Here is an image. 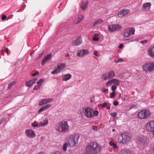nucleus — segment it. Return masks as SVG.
Masks as SVG:
<instances>
[{
	"instance_id": "f257e3e1",
	"label": "nucleus",
	"mask_w": 154,
	"mask_h": 154,
	"mask_svg": "<svg viewBox=\"0 0 154 154\" xmlns=\"http://www.w3.org/2000/svg\"><path fill=\"white\" fill-rule=\"evenodd\" d=\"M100 146L96 142H91L88 143L86 147L85 154H97L100 150Z\"/></svg>"
},
{
	"instance_id": "f03ea898",
	"label": "nucleus",
	"mask_w": 154,
	"mask_h": 154,
	"mask_svg": "<svg viewBox=\"0 0 154 154\" xmlns=\"http://www.w3.org/2000/svg\"><path fill=\"white\" fill-rule=\"evenodd\" d=\"M55 129L57 131L65 133L69 131V127L67 121H62L57 124Z\"/></svg>"
},
{
	"instance_id": "7ed1b4c3",
	"label": "nucleus",
	"mask_w": 154,
	"mask_h": 154,
	"mask_svg": "<svg viewBox=\"0 0 154 154\" xmlns=\"http://www.w3.org/2000/svg\"><path fill=\"white\" fill-rule=\"evenodd\" d=\"M131 138V135L126 133L123 132L120 134L118 137V141L121 144H127L130 142Z\"/></svg>"
},
{
	"instance_id": "20e7f679",
	"label": "nucleus",
	"mask_w": 154,
	"mask_h": 154,
	"mask_svg": "<svg viewBox=\"0 0 154 154\" xmlns=\"http://www.w3.org/2000/svg\"><path fill=\"white\" fill-rule=\"evenodd\" d=\"M79 136L78 134L71 135L68 136V139L69 145L71 147L75 146L78 142Z\"/></svg>"
},
{
	"instance_id": "39448f33",
	"label": "nucleus",
	"mask_w": 154,
	"mask_h": 154,
	"mask_svg": "<svg viewBox=\"0 0 154 154\" xmlns=\"http://www.w3.org/2000/svg\"><path fill=\"white\" fill-rule=\"evenodd\" d=\"M137 116L140 119H146L150 116V113L148 110H143L138 112Z\"/></svg>"
},
{
	"instance_id": "423d86ee",
	"label": "nucleus",
	"mask_w": 154,
	"mask_h": 154,
	"mask_svg": "<svg viewBox=\"0 0 154 154\" xmlns=\"http://www.w3.org/2000/svg\"><path fill=\"white\" fill-rule=\"evenodd\" d=\"M135 29L133 27L128 28L124 30L122 33V35L125 37H128L134 34Z\"/></svg>"
},
{
	"instance_id": "0eeeda50",
	"label": "nucleus",
	"mask_w": 154,
	"mask_h": 154,
	"mask_svg": "<svg viewBox=\"0 0 154 154\" xmlns=\"http://www.w3.org/2000/svg\"><path fill=\"white\" fill-rule=\"evenodd\" d=\"M83 113L85 116L87 118H91L93 117V109L89 107H86L83 109Z\"/></svg>"
},
{
	"instance_id": "6e6552de",
	"label": "nucleus",
	"mask_w": 154,
	"mask_h": 154,
	"mask_svg": "<svg viewBox=\"0 0 154 154\" xmlns=\"http://www.w3.org/2000/svg\"><path fill=\"white\" fill-rule=\"evenodd\" d=\"M122 29V26L118 24H115L108 26V29L109 31L113 32L120 30Z\"/></svg>"
},
{
	"instance_id": "1a4fd4ad",
	"label": "nucleus",
	"mask_w": 154,
	"mask_h": 154,
	"mask_svg": "<svg viewBox=\"0 0 154 154\" xmlns=\"http://www.w3.org/2000/svg\"><path fill=\"white\" fill-rule=\"evenodd\" d=\"M66 64L65 63H58L57 67L51 72L52 74H57L61 72L66 67Z\"/></svg>"
},
{
	"instance_id": "9d476101",
	"label": "nucleus",
	"mask_w": 154,
	"mask_h": 154,
	"mask_svg": "<svg viewBox=\"0 0 154 154\" xmlns=\"http://www.w3.org/2000/svg\"><path fill=\"white\" fill-rule=\"evenodd\" d=\"M154 63H147L144 64L143 69L145 71L150 72L154 69Z\"/></svg>"
},
{
	"instance_id": "9b49d317",
	"label": "nucleus",
	"mask_w": 154,
	"mask_h": 154,
	"mask_svg": "<svg viewBox=\"0 0 154 154\" xmlns=\"http://www.w3.org/2000/svg\"><path fill=\"white\" fill-rule=\"evenodd\" d=\"M146 129L149 132H154V121L152 120L148 122L146 125Z\"/></svg>"
},
{
	"instance_id": "f8f14e48",
	"label": "nucleus",
	"mask_w": 154,
	"mask_h": 154,
	"mask_svg": "<svg viewBox=\"0 0 154 154\" xmlns=\"http://www.w3.org/2000/svg\"><path fill=\"white\" fill-rule=\"evenodd\" d=\"M138 140L139 143L142 145H146L149 143V140L146 137H139Z\"/></svg>"
},
{
	"instance_id": "ddd939ff",
	"label": "nucleus",
	"mask_w": 154,
	"mask_h": 154,
	"mask_svg": "<svg viewBox=\"0 0 154 154\" xmlns=\"http://www.w3.org/2000/svg\"><path fill=\"white\" fill-rule=\"evenodd\" d=\"M89 54V51L86 49L79 50L77 53L76 55L78 57H82Z\"/></svg>"
},
{
	"instance_id": "4468645a",
	"label": "nucleus",
	"mask_w": 154,
	"mask_h": 154,
	"mask_svg": "<svg viewBox=\"0 0 154 154\" xmlns=\"http://www.w3.org/2000/svg\"><path fill=\"white\" fill-rule=\"evenodd\" d=\"M25 134L28 137L30 138H33L35 136V133L33 131L31 130H26Z\"/></svg>"
},
{
	"instance_id": "2eb2a0df",
	"label": "nucleus",
	"mask_w": 154,
	"mask_h": 154,
	"mask_svg": "<svg viewBox=\"0 0 154 154\" xmlns=\"http://www.w3.org/2000/svg\"><path fill=\"white\" fill-rule=\"evenodd\" d=\"M130 12V11L129 10L122 9L121 11L119 12L118 15L119 17H122L128 14Z\"/></svg>"
},
{
	"instance_id": "dca6fc26",
	"label": "nucleus",
	"mask_w": 154,
	"mask_h": 154,
	"mask_svg": "<svg viewBox=\"0 0 154 154\" xmlns=\"http://www.w3.org/2000/svg\"><path fill=\"white\" fill-rule=\"evenodd\" d=\"M82 43V39L81 37H78L75 41H73L72 42L73 46H78Z\"/></svg>"
},
{
	"instance_id": "f3484780",
	"label": "nucleus",
	"mask_w": 154,
	"mask_h": 154,
	"mask_svg": "<svg viewBox=\"0 0 154 154\" xmlns=\"http://www.w3.org/2000/svg\"><path fill=\"white\" fill-rule=\"evenodd\" d=\"M148 53L149 56L154 58V45L148 48Z\"/></svg>"
},
{
	"instance_id": "a211bd4d",
	"label": "nucleus",
	"mask_w": 154,
	"mask_h": 154,
	"mask_svg": "<svg viewBox=\"0 0 154 154\" xmlns=\"http://www.w3.org/2000/svg\"><path fill=\"white\" fill-rule=\"evenodd\" d=\"M51 54H48L42 60V64L43 65L46 63L47 61L49 60L51 57Z\"/></svg>"
},
{
	"instance_id": "6ab92c4d",
	"label": "nucleus",
	"mask_w": 154,
	"mask_h": 154,
	"mask_svg": "<svg viewBox=\"0 0 154 154\" xmlns=\"http://www.w3.org/2000/svg\"><path fill=\"white\" fill-rule=\"evenodd\" d=\"M37 80L36 79H34L32 80H30L26 82V84L27 87H30L31 86L32 84L34 83Z\"/></svg>"
},
{
	"instance_id": "aec40b11",
	"label": "nucleus",
	"mask_w": 154,
	"mask_h": 154,
	"mask_svg": "<svg viewBox=\"0 0 154 154\" xmlns=\"http://www.w3.org/2000/svg\"><path fill=\"white\" fill-rule=\"evenodd\" d=\"M151 5L150 2L145 3L143 5L142 8L144 9H149Z\"/></svg>"
},
{
	"instance_id": "412c9836",
	"label": "nucleus",
	"mask_w": 154,
	"mask_h": 154,
	"mask_svg": "<svg viewBox=\"0 0 154 154\" xmlns=\"http://www.w3.org/2000/svg\"><path fill=\"white\" fill-rule=\"evenodd\" d=\"M88 4L87 1H83L81 5V8L83 10H85L87 8Z\"/></svg>"
},
{
	"instance_id": "4be33fe9",
	"label": "nucleus",
	"mask_w": 154,
	"mask_h": 154,
	"mask_svg": "<svg viewBox=\"0 0 154 154\" xmlns=\"http://www.w3.org/2000/svg\"><path fill=\"white\" fill-rule=\"evenodd\" d=\"M48 123V120L47 119H45L43 122H40L39 123V126L42 127L47 125Z\"/></svg>"
},
{
	"instance_id": "5701e85b",
	"label": "nucleus",
	"mask_w": 154,
	"mask_h": 154,
	"mask_svg": "<svg viewBox=\"0 0 154 154\" xmlns=\"http://www.w3.org/2000/svg\"><path fill=\"white\" fill-rule=\"evenodd\" d=\"M72 76L71 74H66L63 76V80L66 81L69 79Z\"/></svg>"
},
{
	"instance_id": "b1692460",
	"label": "nucleus",
	"mask_w": 154,
	"mask_h": 154,
	"mask_svg": "<svg viewBox=\"0 0 154 154\" xmlns=\"http://www.w3.org/2000/svg\"><path fill=\"white\" fill-rule=\"evenodd\" d=\"M109 79L113 78L115 75V72L113 71H110L107 72Z\"/></svg>"
},
{
	"instance_id": "393cba45",
	"label": "nucleus",
	"mask_w": 154,
	"mask_h": 154,
	"mask_svg": "<svg viewBox=\"0 0 154 154\" xmlns=\"http://www.w3.org/2000/svg\"><path fill=\"white\" fill-rule=\"evenodd\" d=\"M101 78L104 80L109 79V77L108 74L107 72L102 74L101 75Z\"/></svg>"
},
{
	"instance_id": "a878e982",
	"label": "nucleus",
	"mask_w": 154,
	"mask_h": 154,
	"mask_svg": "<svg viewBox=\"0 0 154 154\" xmlns=\"http://www.w3.org/2000/svg\"><path fill=\"white\" fill-rule=\"evenodd\" d=\"M109 144L111 146H112V148L114 149L118 147V146H117V144L114 143H113L112 140L110 141L109 143Z\"/></svg>"
},
{
	"instance_id": "bb28decb",
	"label": "nucleus",
	"mask_w": 154,
	"mask_h": 154,
	"mask_svg": "<svg viewBox=\"0 0 154 154\" xmlns=\"http://www.w3.org/2000/svg\"><path fill=\"white\" fill-rule=\"evenodd\" d=\"M114 79H113L109 80L106 83V86H111L112 84H114Z\"/></svg>"
},
{
	"instance_id": "cd10ccee",
	"label": "nucleus",
	"mask_w": 154,
	"mask_h": 154,
	"mask_svg": "<svg viewBox=\"0 0 154 154\" xmlns=\"http://www.w3.org/2000/svg\"><path fill=\"white\" fill-rule=\"evenodd\" d=\"M103 21L101 19H98L96 20L94 23L93 26H95L96 25H99L101 24Z\"/></svg>"
},
{
	"instance_id": "c85d7f7f",
	"label": "nucleus",
	"mask_w": 154,
	"mask_h": 154,
	"mask_svg": "<svg viewBox=\"0 0 154 154\" xmlns=\"http://www.w3.org/2000/svg\"><path fill=\"white\" fill-rule=\"evenodd\" d=\"M82 20V17L81 16H79L78 18L75 21V24H77L80 23Z\"/></svg>"
},
{
	"instance_id": "c756f323",
	"label": "nucleus",
	"mask_w": 154,
	"mask_h": 154,
	"mask_svg": "<svg viewBox=\"0 0 154 154\" xmlns=\"http://www.w3.org/2000/svg\"><path fill=\"white\" fill-rule=\"evenodd\" d=\"M47 103V100L46 99H44L41 100L39 102V105H42L44 104H45Z\"/></svg>"
},
{
	"instance_id": "7c9ffc66",
	"label": "nucleus",
	"mask_w": 154,
	"mask_h": 154,
	"mask_svg": "<svg viewBox=\"0 0 154 154\" xmlns=\"http://www.w3.org/2000/svg\"><path fill=\"white\" fill-rule=\"evenodd\" d=\"M120 80L119 79H114V84L115 85H116L117 86L119 85L120 84Z\"/></svg>"
},
{
	"instance_id": "2f4dec72",
	"label": "nucleus",
	"mask_w": 154,
	"mask_h": 154,
	"mask_svg": "<svg viewBox=\"0 0 154 154\" xmlns=\"http://www.w3.org/2000/svg\"><path fill=\"white\" fill-rule=\"evenodd\" d=\"M32 125L34 127H40V126H39V124H38L36 121H35L33 123H32Z\"/></svg>"
},
{
	"instance_id": "473e14b6",
	"label": "nucleus",
	"mask_w": 154,
	"mask_h": 154,
	"mask_svg": "<svg viewBox=\"0 0 154 154\" xmlns=\"http://www.w3.org/2000/svg\"><path fill=\"white\" fill-rule=\"evenodd\" d=\"M15 81H13L9 84L8 89H9L11 88V87L15 84Z\"/></svg>"
},
{
	"instance_id": "72a5a7b5",
	"label": "nucleus",
	"mask_w": 154,
	"mask_h": 154,
	"mask_svg": "<svg viewBox=\"0 0 154 154\" xmlns=\"http://www.w3.org/2000/svg\"><path fill=\"white\" fill-rule=\"evenodd\" d=\"M44 79H41L37 82V84L38 85L40 86L44 82Z\"/></svg>"
},
{
	"instance_id": "f704fd0d",
	"label": "nucleus",
	"mask_w": 154,
	"mask_h": 154,
	"mask_svg": "<svg viewBox=\"0 0 154 154\" xmlns=\"http://www.w3.org/2000/svg\"><path fill=\"white\" fill-rule=\"evenodd\" d=\"M68 146V144L67 143H65L63 144V149L64 151H66Z\"/></svg>"
},
{
	"instance_id": "c9c22d12",
	"label": "nucleus",
	"mask_w": 154,
	"mask_h": 154,
	"mask_svg": "<svg viewBox=\"0 0 154 154\" xmlns=\"http://www.w3.org/2000/svg\"><path fill=\"white\" fill-rule=\"evenodd\" d=\"M51 106V104H48L44 106L43 107L45 110H46Z\"/></svg>"
},
{
	"instance_id": "e433bc0d",
	"label": "nucleus",
	"mask_w": 154,
	"mask_h": 154,
	"mask_svg": "<svg viewBox=\"0 0 154 154\" xmlns=\"http://www.w3.org/2000/svg\"><path fill=\"white\" fill-rule=\"evenodd\" d=\"M51 106V104H48L44 106L43 107L45 110H46Z\"/></svg>"
},
{
	"instance_id": "4c0bfd02",
	"label": "nucleus",
	"mask_w": 154,
	"mask_h": 154,
	"mask_svg": "<svg viewBox=\"0 0 154 154\" xmlns=\"http://www.w3.org/2000/svg\"><path fill=\"white\" fill-rule=\"evenodd\" d=\"M92 113H93V116H97L98 115L99 113L96 110L95 111H93Z\"/></svg>"
},
{
	"instance_id": "58836bf2",
	"label": "nucleus",
	"mask_w": 154,
	"mask_h": 154,
	"mask_svg": "<svg viewBox=\"0 0 154 154\" xmlns=\"http://www.w3.org/2000/svg\"><path fill=\"white\" fill-rule=\"evenodd\" d=\"M117 86L116 85H113L111 87V90L113 91H115L116 90Z\"/></svg>"
},
{
	"instance_id": "ea45409f",
	"label": "nucleus",
	"mask_w": 154,
	"mask_h": 154,
	"mask_svg": "<svg viewBox=\"0 0 154 154\" xmlns=\"http://www.w3.org/2000/svg\"><path fill=\"white\" fill-rule=\"evenodd\" d=\"M115 95V91H112V92L110 94V98H112L114 97Z\"/></svg>"
},
{
	"instance_id": "a19ab883",
	"label": "nucleus",
	"mask_w": 154,
	"mask_h": 154,
	"mask_svg": "<svg viewBox=\"0 0 154 154\" xmlns=\"http://www.w3.org/2000/svg\"><path fill=\"white\" fill-rule=\"evenodd\" d=\"M40 87L39 85H35L33 88V90H37L40 88Z\"/></svg>"
},
{
	"instance_id": "79ce46f5",
	"label": "nucleus",
	"mask_w": 154,
	"mask_h": 154,
	"mask_svg": "<svg viewBox=\"0 0 154 154\" xmlns=\"http://www.w3.org/2000/svg\"><path fill=\"white\" fill-rule=\"evenodd\" d=\"M148 42V40H145L144 41H141L140 42V43L143 45L146 44Z\"/></svg>"
},
{
	"instance_id": "37998d69",
	"label": "nucleus",
	"mask_w": 154,
	"mask_h": 154,
	"mask_svg": "<svg viewBox=\"0 0 154 154\" xmlns=\"http://www.w3.org/2000/svg\"><path fill=\"white\" fill-rule=\"evenodd\" d=\"M128 151L127 150L124 149L122 151V154H128L127 152Z\"/></svg>"
},
{
	"instance_id": "c03bdc74",
	"label": "nucleus",
	"mask_w": 154,
	"mask_h": 154,
	"mask_svg": "<svg viewBox=\"0 0 154 154\" xmlns=\"http://www.w3.org/2000/svg\"><path fill=\"white\" fill-rule=\"evenodd\" d=\"M111 116L113 117H115L117 115L116 112H113L110 114Z\"/></svg>"
},
{
	"instance_id": "a18cd8bd",
	"label": "nucleus",
	"mask_w": 154,
	"mask_h": 154,
	"mask_svg": "<svg viewBox=\"0 0 154 154\" xmlns=\"http://www.w3.org/2000/svg\"><path fill=\"white\" fill-rule=\"evenodd\" d=\"M92 129L94 130L97 131V127L96 126H92Z\"/></svg>"
},
{
	"instance_id": "49530a36",
	"label": "nucleus",
	"mask_w": 154,
	"mask_h": 154,
	"mask_svg": "<svg viewBox=\"0 0 154 154\" xmlns=\"http://www.w3.org/2000/svg\"><path fill=\"white\" fill-rule=\"evenodd\" d=\"M51 154H61L60 151H56L53 152Z\"/></svg>"
},
{
	"instance_id": "de8ad7c7",
	"label": "nucleus",
	"mask_w": 154,
	"mask_h": 154,
	"mask_svg": "<svg viewBox=\"0 0 154 154\" xmlns=\"http://www.w3.org/2000/svg\"><path fill=\"white\" fill-rule=\"evenodd\" d=\"M107 105V103L105 102L104 103L102 104H100V105L103 108L104 107L106 106Z\"/></svg>"
},
{
	"instance_id": "09e8293b",
	"label": "nucleus",
	"mask_w": 154,
	"mask_h": 154,
	"mask_svg": "<svg viewBox=\"0 0 154 154\" xmlns=\"http://www.w3.org/2000/svg\"><path fill=\"white\" fill-rule=\"evenodd\" d=\"M98 37L96 36L94 37L93 38V40L94 41H97L98 40Z\"/></svg>"
},
{
	"instance_id": "8fccbe9b",
	"label": "nucleus",
	"mask_w": 154,
	"mask_h": 154,
	"mask_svg": "<svg viewBox=\"0 0 154 154\" xmlns=\"http://www.w3.org/2000/svg\"><path fill=\"white\" fill-rule=\"evenodd\" d=\"M44 110H45L44 109L43 107H42V108H41L38 110V112L39 113H40L41 112H43V111H44Z\"/></svg>"
},
{
	"instance_id": "3c124183",
	"label": "nucleus",
	"mask_w": 154,
	"mask_h": 154,
	"mask_svg": "<svg viewBox=\"0 0 154 154\" xmlns=\"http://www.w3.org/2000/svg\"><path fill=\"white\" fill-rule=\"evenodd\" d=\"M7 17L4 14H2V20H4L6 19Z\"/></svg>"
},
{
	"instance_id": "603ef678",
	"label": "nucleus",
	"mask_w": 154,
	"mask_h": 154,
	"mask_svg": "<svg viewBox=\"0 0 154 154\" xmlns=\"http://www.w3.org/2000/svg\"><path fill=\"white\" fill-rule=\"evenodd\" d=\"M103 92H107L108 91V90L107 89L105 88H103L102 90Z\"/></svg>"
},
{
	"instance_id": "864d4df0",
	"label": "nucleus",
	"mask_w": 154,
	"mask_h": 154,
	"mask_svg": "<svg viewBox=\"0 0 154 154\" xmlns=\"http://www.w3.org/2000/svg\"><path fill=\"white\" fill-rule=\"evenodd\" d=\"M39 72L38 71H37L35 73H33L32 74V76H35L37 75L38 74Z\"/></svg>"
},
{
	"instance_id": "5fc2aeb1",
	"label": "nucleus",
	"mask_w": 154,
	"mask_h": 154,
	"mask_svg": "<svg viewBox=\"0 0 154 154\" xmlns=\"http://www.w3.org/2000/svg\"><path fill=\"white\" fill-rule=\"evenodd\" d=\"M113 103L114 106H117L118 105L119 103L117 101H114Z\"/></svg>"
},
{
	"instance_id": "6e6d98bb",
	"label": "nucleus",
	"mask_w": 154,
	"mask_h": 154,
	"mask_svg": "<svg viewBox=\"0 0 154 154\" xmlns=\"http://www.w3.org/2000/svg\"><path fill=\"white\" fill-rule=\"evenodd\" d=\"M123 59L121 58H119L118 59L117 62H121L123 61Z\"/></svg>"
},
{
	"instance_id": "4d7b16f0",
	"label": "nucleus",
	"mask_w": 154,
	"mask_h": 154,
	"mask_svg": "<svg viewBox=\"0 0 154 154\" xmlns=\"http://www.w3.org/2000/svg\"><path fill=\"white\" fill-rule=\"evenodd\" d=\"M46 99L47 100V103H48V102H51L53 100V99L51 98H49V99L47 98V99Z\"/></svg>"
},
{
	"instance_id": "13d9d810",
	"label": "nucleus",
	"mask_w": 154,
	"mask_h": 154,
	"mask_svg": "<svg viewBox=\"0 0 154 154\" xmlns=\"http://www.w3.org/2000/svg\"><path fill=\"white\" fill-rule=\"evenodd\" d=\"M94 54L97 56H98L97 52L96 51H94Z\"/></svg>"
},
{
	"instance_id": "bf43d9fd",
	"label": "nucleus",
	"mask_w": 154,
	"mask_h": 154,
	"mask_svg": "<svg viewBox=\"0 0 154 154\" xmlns=\"http://www.w3.org/2000/svg\"><path fill=\"white\" fill-rule=\"evenodd\" d=\"M123 45L122 44H120L119 46V48H123Z\"/></svg>"
},
{
	"instance_id": "052dcab7",
	"label": "nucleus",
	"mask_w": 154,
	"mask_h": 154,
	"mask_svg": "<svg viewBox=\"0 0 154 154\" xmlns=\"http://www.w3.org/2000/svg\"><path fill=\"white\" fill-rule=\"evenodd\" d=\"M5 51L6 52V53L8 54V48H5Z\"/></svg>"
},
{
	"instance_id": "680f3d73",
	"label": "nucleus",
	"mask_w": 154,
	"mask_h": 154,
	"mask_svg": "<svg viewBox=\"0 0 154 154\" xmlns=\"http://www.w3.org/2000/svg\"><path fill=\"white\" fill-rule=\"evenodd\" d=\"M4 121V119L2 118L0 121V123H2Z\"/></svg>"
},
{
	"instance_id": "e2e57ef3",
	"label": "nucleus",
	"mask_w": 154,
	"mask_h": 154,
	"mask_svg": "<svg viewBox=\"0 0 154 154\" xmlns=\"http://www.w3.org/2000/svg\"><path fill=\"white\" fill-rule=\"evenodd\" d=\"M106 107L107 109H110V106H106Z\"/></svg>"
},
{
	"instance_id": "0e129e2a",
	"label": "nucleus",
	"mask_w": 154,
	"mask_h": 154,
	"mask_svg": "<svg viewBox=\"0 0 154 154\" xmlns=\"http://www.w3.org/2000/svg\"><path fill=\"white\" fill-rule=\"evenodd\" d=\"M38 154H44V153L43 152H41L38 153Z\"/></svg>"
},
{
	"instance_id": "69168bd1",
	"label": "nucleus",
	"mask_w": 154,
	"mask_h": 154,
	"mask_svg": "<svg viewBox=\"0 0 154 154\" xmlns=\"http://www.w3.org/2000/svg\"><path fill=\"white\" fill-rule=\"evenodd\" d=\"M121 94H120L119 95V99L120 98L121 96Z\"/></svg>"
},
{
	"instance_id": "338daca9",
	"label": "nucleus",
	"mask_w": 154,
	"mask_h": 154,
	"mask_svg": "<svg viewBox=\"0 0 154 154\" xmlns=\"http://www.w3.org/2000/svg\"><path fill=\"white\" fill-rule=\"evenodd\" d=\"M115 131V129H112V131L113 132H114V131Z\"/></svg>"
},
{
	"instance_id": "774afa93",
	"label": "nucleus",
	"mask_w": 154,
	"mask_h": 154,
	"mask_svg": "<svg viewBox=\"0 0 154 154\" xmlns=\"http://www.w3.org/2000/svg\"><path fill=\"white\" fill-rule=\"evenodd\" d=\"M109 60H112V59L111 57H110V58H109Z\"/></svg>"
}]
</instances>
